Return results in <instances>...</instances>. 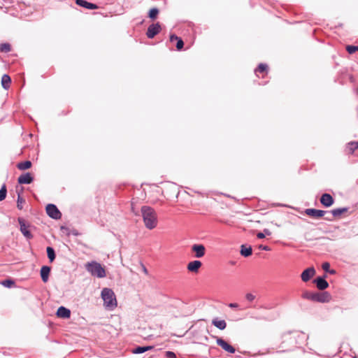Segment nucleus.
<instances>
[{
    "label": "nucleus",
    "instance_id": "obj_1",
    "mask_svg": "<svg viewBox=\"0 0 358 358\" xmlns=\"http://www.w3.org/2000/svg\"><path fill=\"white\" fill-rule=\"evenodd\" d=\"M141 212L146 228L148 229L155 228L157 224V217L155 210L150 206H143Z\"/></svg>",
    "mask_w": 358,
    "mask_h": 358
},
{
    "label": "nucleus",
    "instance_id": "obj_2",
    "mask_svg": "<svg viewBox=\"0 0 358 358\" xmlns=\"http://www.w3.org/2000/svg\"><path fill=\"white\" fill-rule=\"evenodd\" d=\"M303 298L312 301L328 302L331 299L329 292H303Z\"/></svg>",
    "mask_w": 358,
    "mask_h": 358
},
{
    "label": "nucleus",
    "instance_id": "obj_3",
    "mask_svg": "<svg viewBox=\"0 0 358 358\" xmlns=\"http://www.w3.org/2000/svg\"><path fill=\"white\" fill-rule=\"evenodd\" d=\"M86 268L92 275L97 278H103L106 276L105 268L101 266L100 263L96 262H89L86 264Z\"/></svg>",
    "mask_w": 358,
    "mask_h": 358
},
{
    "label": "nucleus",
    "instance_id": "obj_4",
    "mask_svg": "<svg viewBox=\"0 0 358 358\" xmlns=\"http://www.w3.org/2000/svg\"><path fill=\"white\" fill-rule=\"evenodd\" d=\"M104 306L108 310H113L117 306V300L114 292H101Z\"/></svg>",
    "mask_w": 358,
    "mask_h": 358
},
{
    "label": "nucleus",
    "instance_id": "obj_5",
    "mask_svg": "<svg viewBox=\"0 0 358 358\" xmlns=\"http://www.w3.org/2000/svg\"><path fill=\"white\" fill-rule=\"evenodd\" d=\"M17 222L20 225V231L23 234V236L27 239H31L33 238V234L29 230V227H30V225L29 224H27L24 219L22 217H18Z\"/></svg>",
    "mask_w": 358,
    "mask_h": 358
},
{
    "label": "nucleus",
    "instance_id": "obj_6",
    "mask_svg": "<svg viewBox=\"0 0 358 358\" xmlns=\"http://www.w3.org/2000/svg\"><path fill=\"white\" fill-rule=\"evenodd\" d=\"M47 215L54 220L60 219L62 217V213L57 207L56 205L53 203H49L46 206L45 208Z\"/></svg>",
    "mask_w": 358,
    "mask_h": 358
},
{
    "label": "nucleus",
    "instance_id": "obj_7",
    "mask_svg": "<svg viewBox=\"0 0 358 358\" xmlns=\"http://www.w3.org/2000/svg\"><path fill=\"white\" fill-rule=\"evenodd\" d=\"M161 24L159 22L150 24L146 32V36L148 38H153L161 31Z\"/></svg>",
    "mask_w": 358,
    "mask_h": 358
},
{
    "label": "nucleus",
    "instance_id": "obj_8",
    "mask_svg": "<svg viewBox=\"0 0 358 358\" xmlns=\"http://www.w3.org/2000/svg\"><path fill=\"white\" fill-rule=\"evenodd\" d=\"M315 275V269L313 266L306 268L301 274V280L304 282L309 281Z\"/></svg>",
    "mask_w": 358,
    "mask_h": 358
},
{
    "label": "nucleus",
    "instance_id": "obj_9",
    "mask_svg": "<svg viewBox=\"0 0 358 358\" xmlns=\"http://www.w3.org/2000/svg\"><path fill=\"white\" fill-rule=\"evenodd\" d=\"M320 201L323 206L329 208L334 203V199L330 194L324 193L322 194Z\"/></svg>",
    "mask_w": 358,
    "mask_h": 358
},
{
    "label": "nucleus",
    "instance_id": "obj_10",
    "mask_svg": "<svg viewBox=\"0 0 358 358\" xmlns=\"http://www.w3.org/2000/svg\"><path fill=\"white\" fill-rule=\"evenodd\" d=\"M328 211L319 210L315 208H307L305 210V213L312 217L320 218L323 217Z\"/></svg>",
    "mask_w": 358,
    "mask_h": 358
},
{
    "label": "nucleus",
    "instance_id": "obj_11",
    "mask_svg": "<svg viewBox=\"0 0 358 358\" xmlns=\"http://www.w3.org/2000/svg\"><path fill=\"white\" fill-rule=\"evenodd\" d=\"M192 251L194 252V257L201 258L205 255L206 248L203 244H194L192 245Z\"/></svg>",
    "mask_w": 358,
    "mask_h": 358
},
{
    "label": "nucleus",
    "instance_id": "obj_12",
    "mask_svg": "<svg viewBox=\"0 0 358 358\" xmlns=\"http://www.w3.org/2000/svg\"><path fill=\"white\" fill-rule=\"evenodd\" d=\"M34 181V177L29 172L22 174L17 178V182L20 185H29Z\"/></svg>",
    "mask_w": 358,
    "mask_h": 358
},
{
    "label": "nucleus",
    "instance_id": "obj_13",
    "mask_svg": "<svg viewBox=\"0 0 358 358\" xmlns=\"http://www.w3.org/2000/svg\"><path fill=\"white\" fill-rule=\"evenodd\" d=\"M216 342L217 344L226 352H229L231 354H234L235 352V348L222 338H217Z\"/></svg>",
    "mask_w": 358,
    "mask_h": 358
},
{
    "label": "nucleus",
    "instance_id": "obj_14",
    "mask_svg": "<svg viewBox=\"0 0 358 358\" xmlns=\"http://www.w3.org/2000/svg\"><path fill=\"white\" fill-rule=\"evenodd\" d=\"M325 277L326 275L320 276L313 280V282L316 285V287L320 290H324L329 286V283L325 280Z\"/></svg>",
    "mask_w": 358,
    "mask_h": 358
},
{
    "label": "nucleus",
    "instance_id": "obj_15",
    "mask_svg": "<svg viewBox=\"0 0 358 358\" xmlns=\"http://www.w3.org/2000/svg\"><path fill=\"white\" fill-rule=\"evenodd\" d=\"M76 3L80 7L89 10H94L98 8V6L96 4L88 2L86 0H76Z\"/></svg>",
    "mask_w": 358,
    "mask_h": 358
},
{
    "label": "nucleus",
    "instance_id": "obj_16",
    "mask_svg": "<svg viewBox=\"0 0 358 358\" xmlns=\"http://www.w3.org/2000/svg\"><path fill=\"white\" fill-rule=\"evenodd\" d=\"M202 266L201 262L199 260H194L187 264V269L190 272H198L199 268Z\"/></svg>",
    "mask_w": 358,
    "mask_h": 358
},
{
    "label": "nucleus",
    "instance_id": "obj_17",
    "mask_svg": "<svg viewBox=\"0 0 358 358\" xmlns=\"http://www.w3.org/2000/svg\"><path fill=\"white\" fill-rule=\"evenodd\" d=\"M57 316L60 318H69L71 316V311L65 307L61 306L57 309Z\"/></svg>",
    "mask_w": 358,
    "mask_h": 358
},
{
    "label": "nucleus",
    "instance_id": "obj_18",
    "mask_svg": "<svg viewBox=\"0 0 358 358\" xmlns=\"http://www.w3.org/2000/svg\"><path fill=\"white\" fill-rule=\"evenodd\" d=\"M51 268L48 266H43L41 268L40 274L42 280L45 282L48 281Z\"/></svg>",
    "mask_w": 358,
    "mask_h": 358
},
{
    "label": "nucleus",
    "instance_id": "obj_19",
    "mask_svg": "<svg viewBox=\"0 0 358 358\" xmlns=\"http://www.w3.org/2000/svg\"><path fill=\"white\" fill-rule=\"evenodd\" d=\"M11 83V78L8 74H3L1 77V86L2 87L7 90L10 88V85Z\"/></svg>",
    "mask_w": 358,
    "mask_h": 358
},
{
    "label": "nucleus",
    "instance_id": "obj_20",
    "mask_svg": "<svg viewBox=\"0 0 358 358\" xmlns=\"http://www.w3.org/2000/svg\"><path fill=\"white\" fill-rule=\"evenodd\" d=\"M240 253L244 257H250L252 253V247L246 246L245 245H242L241 246Z\"/></svg>",
    "mask_w": 358,
    "mask_h": 358
},
{
    "label": "nucleus",
    "instance_id": "obj_21",
    "mask_svg": "<svg viewBox=\"0 0 358 358\" xmlns=\"http://www.w3.org/2000/svg\"><path fill=\"white\" fill-rule=\"evenodd\" d=\"M213 324L218 328L220 330H223L227 327V323L224 320H219L218 318H215L212 321Z\"/></svg>",
    "mask_w": 358,
    "mask_h": 358
},
{
    "label": "nucleus",
    "instance_id": "obj_22",
    "mask_svg": "<svg viewBox=\"0 0 358 358\" xmlns=\"http://www.w3.org/2000/svg\"><path fill=\"white\" fill-rule=\"evenodd\" d=\"M154 347L152 346V345H149V346H138V347H136L135 348H134L131 352L132 353L134 354H141V353H143L146 351H148V350H150L152 349H153Z\"/></svg>",
    "mask_w": 358,
    "mask_h": 358
},
{
    "label": "nucleus",
    "instance_id": "obj_23",
    "mask_svg": "<svg viewBox=\"0 0 358 358\" xmlns=\"http://www.w3.org/2000/svg\"><path fill=\"white\" fill-rule=\"evenodd\" d=\"M348 208L343 207V208H338L333 209L330 211L333 217H338L340 215H341L343 213L348 212Z\"/></svg>",
    "mask_w": 358,
    "mask_h": 358
},
{
    "label": "nucleus",
    "instance_id": "obj_24",
    "mask_svg": "<svg viewBox=\"0 0 358 358\" xmlns=\"http://www.w3.org/2000/svg\"><path fill=\"white\" fill-rule=\"evenodd\" d=\"M31 165H32V164H31V161L26 160L24 162H19L17 164V168L20 170L24 171V170H27V169H29V168H31Z\"/></svg>",
    "mask_w": 358,
    "mask_h": 358
},
{
    "label": "nucleus",
    "instance_id": "obj_25",
    "mask_svg": "<svg viewBox=\"0 0 358 358\" xmlns=\"http://www.w3.org/2000/svg\"><path fill=\"white\" fill-rule=\"evenodd\" d=\"M0 285H3L5 287L8 288V289H12V288L15 287V282L11 278H7L6 280L1 281Z\"/></svg>",
    "mask_w": 358,
    "mask_h": 358
},
{
    "label": "nucleus",
    "instance_id": "obj_26",
    "mask_svg": "<svg viewBox=\"0 0 358 358\" xmlns=\"http://www.w3.org/2000/svg\"><path fill=\"white\" fill-rule=\"evenodd\" d=\"M47 255L50 262H52L56 257L55 249L52 247L48 246L46 248Z\"/></svg>",
    "mask_w": 358,
    "mask_h": 358
},
{
    "label": "nucleus",
    "instance_id": "obj_27",
    "mask_svg": "<svg viewBox=\"0 0 358 358\" xmlns=\"http://www.w3.org/2000/svg\"><path fill=\"white\" fill-rule=\"evenodd\" d=\"M159 13V10L157 8L154 7L150 9L148 16L149 18L154 20L157 17Z\"/></svg>",
    "mask_w": 358,
    "mask_h": 358
},
{
    "label": "nucleus",
    "instance_id": "obj_28",
    "mask_svg": "<svg viewBox=\"0 0 358 358\" xmlns=\"http://www.w3.org/2000/svg\"><path fill=\"white\" fill-rule=\"evenodd\" d=\"M268 72V65L264 63H261L258 65V66L255 69V73L257 74V73H265L266 74Z\"/></svg>",
    "mask_w": 358,
    "mask_h": 358
},
{
    "label": "nucleus",
    "instance_id": "obj_29",
    "mask_svg": "<svg viewBox=\"0 0 358 358\" xmlns=\"http://www.w3.org/2000/svg\"><path fill=\"white\" fill-rule=\"evenodd\" d=\"M348 149L350 154H352L356 150L358 149V141H350L348 143Z\"/></svg>",
    "mask_w": 358,
    "mask_h": 358
},
{
    "label": "nucleus",
    "instance_id": "obj_30",
    "mask_svg": "<svg viewBox=\"0 0 358 358\" xmlns=\"http://www.w3.org/2000/svg\"><path fill=\"white\" fill-rule=\"evenodd\" d=\"M7 189L5 184H3L0 189V201L4 200L6 197Z\"/></svg>",
    "mask_w": 358,
    "mask_h": 358
},
{
    "label": "nucleus",
    "instance_id": "obj_31",
    "mask_svg": "<svg viewBox=\"0 0 358 358\" xmlns=\"http://www.w3.org/2000/svg\"><path fill=\"white\" fill-rule=\"evenodd\" d=\"M25 202V200L20 196V194L18 193L17 199V207L19 210H22L23 208V203Z\"/></svg>",
    "mask_w": 358,
    "mask_h": 358
},
{
    "label": "nucleus",
    "instance_id": "obj_32",
    "mask_svg": "<svg viewBox=\"0 0 358 358\" xmlns=\"http://www.w3.org/2000/svg\"><path fill=\"white\" fill-rule=\"evenodd\" d=\"M11 50V46L8 43H1L0 45V50L1 52H8Z\"/></svg>",
    "mask_w": 358,
    "mask_h": 358
},
{
    "label": "nucleus",
    "instance_id": "obj_33",
    "mask_svg": "<svg viewBox=\"0 0 358 358\" xmlns=\"http://www.w3.org/2000/svg\"><path fill=\"white\" fill-rule=\"evenodd\" d=\"M322 268L324 271L329 272L330 273H335L336 271L334 270H330V264L328 262H324L322 264Z\"/></svg>",
    "mask_w": 358,
    "mask_h": 358
},
{
    "label": "nucleus",
    "instance_id": "obj_34",
    "mask_svg": "<svg viewBox=\"0 0 358 358\" xmlns=\"http://www.w3.org/2000/svg\"><path fill=\"white\" fill-rule=\"evenodd\" d=\"M176 43V49L177 50L180 51L182 50L184 46V42L182 39L180 37L177 41Z\"/></svg>",
    "mask_w": 358,
    "mask_h": 358
},
{
    "label": "nucleus",
    "instance_id": "obj_35",
    "mask_svg": "<svg viewBox=\"0 0 358 358\" xmlns=\"http://www.w3.org/2000/svg\"><path fill=\"white\" fill-rule=\"evenodd\" d=\"M346 50L349 54H353L357 51L356 45H349L346 47Z\"/></svg>",
    "mask_w": 358,
    "mask_h": 358
},
{
    "label": "nucleus",
    "instance_id": "obj_36",
    "mask_svg": "<svg viewBox=\"0 0 358 358\" xmlns=\"http://www.w3.org/2000/svg\"><path fill=\"white\" fill-rule=\"evenodd\" d=\"M245 299H246L248 301L251 302V301H252L255 299V295H253L252 293L248 292V293H247V294H245Z\"/></svg>",
    "mask_w": 358,
    "mask_h": 358
},
{
    "label": "nucleus",
    "instance_id": "obj_37",
    "mask_svg": "<svg viewBox=\"0 0 358 358\" xmlns=\"http://www.w3.org/2000/svg\"><path fill=\"white\" fill-rule=\"evenodd\" d=\"M165 355L166 358H176L175 353L171 351H166Z\"/></svg>",
    "mask_w": 358,
    "mask_h": 358
},
{
    "label": "nucleus",
    "instance_id": "obj_38",
    "mask_svg": "<svg viewBox=\"0 0 358 358\" xmlns=\"http://www.w3.org/2000/svg\"><path fill=\"white\" fill-rule=\"evenodd\" d=\"M180 37L176 36V34H173L170 35V41L173 42L175 41H177Z\"/></svg>",
    "mask_w": 358,
    "mask_h": 358
},
{
    "label": "nucleus",
    "instance_id": "obj_39",
    "mask_svg": "<svg viewBox=\"0 0 358 358\" xmlns=\"http://www.w3.org/2000/svg\"><path fill=\"white\" fill-rule=\"evenodd\" d=\"M259 249L264 250V251H269L271 248L267 245H259Z\"/></svg>",
    "mask_w": 358,
    "mask_h": 358
},
{
    "label": "nucleus",
    "instance_id": "obj_40",
    "mask_svg": "<svg viewBox=\"0 0 358 358\" xmlns=\"http://www.w3.org/2000/svg\"><path fill=\"white\" fill-rule=\"evenodd\" d=\"M257 237L259 239H262V238H265V234L263 232H259L257 234Z\"/></svg>",
    "mask_w": 358,
    "mask_h": 358
},
{
    "label": "nucleus",
    "instance_id": "obj_41",
    "mask_svg": "<svg viewBox=\"0 0 358 358\" xmlns=\"http://www.w3.org/2000/svg\"><path fill=\"white\" fill-rule=\"evenodd\" d=\"M263 233H264L265 236H270L271 234V231L268 229H264Z\"/></svg>",
    "mask_w": 358,
    "mask_h": 358
},
{
    "label": "nucleus",
    "instance_id": "obj_42",
    "mask_svg": "<svg viewBox=\"0 0 358 358\" xmlns=\"http://www.w3.org/2000/svg\"><path fill=\"white\" fill-rule=\"evenodd\" d=\"M101 291H112V289L108 287H104Z\"/></svg>",
    "mask_w": 358,
    "mask_h": 358
},
{
    "label": "nucleus",
    "instance_id": "obj_43",
    "mask_svg": "<svg viewBox=\"0 0 358 358\" xmlns=\"http://www.w3.org/2000/svg\"><path fill=\"white\" fill-rule=\"evenodd\" d=\"M324 219H325L326 220H327V221H332V220H333V218H332V217H326Z\"/></svg>",
    "mask_w": 358,
    "mask_h": 358
},
{
    "label": "nucleus",
    "instance_id": "obj_44",
    "mask_svg": "<svg viewBox=\"0 0 358 358\" xmlns=\"http://www.w3.org/2000/svg\"><path fill=\"white\" fill-rule=\"evenodd\" d=\"M143 271H144L145 273H147V272H148L147 268H146L145 266H143Z\"/></svg>",
    "mask_w": 358,
    "mask_h": 358
},
{
    "label": "nucleus",
    "instance_id": "obj_45",
    "mask_svg": "<svg viewBox=\"0 0 358 358\" xmlns=\"http://www.w3.org/2000/svg\"><path fill=\"white\" fill-rule=\"evenodd\" d=\"M230 306H231V307H234V306H236V304H234V303H231V304H230Z\"/></svg>",
    "mask_w": 358,
    "mask_h": 358
},
{
    "label": "nucleus",
    "instance_id": "obj_46",
    "mask_svg": "<svg viewBox=\"0 0 358 358\" xmlns=\"http://www.w3.org/2000/svg\"><path fill=\"white\" fill-rule=\"evenodd\" d=\"M357 51H358V45H356Z\"/></svg>",
    "mask_w": 358,
    "mask_h": 358
},
{
    "label": "nucleus",
    "instance_id": "obj_47",
    "mask_svg": "<svg viewBox=\"0 0 358 358\" xmlns=\"http://www.w3.org/2000/svg\"><path fill=\"white\" fill-rule=\"evenodd\" d=\"M354 358H357V357H354Z\"/></svg>",
    "mask_w": 358,
    "mask_h": 358
}]
</instances>
